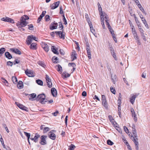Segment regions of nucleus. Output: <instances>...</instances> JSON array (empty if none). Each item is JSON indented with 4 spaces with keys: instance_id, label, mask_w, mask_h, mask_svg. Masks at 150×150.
<instances>
[{
    "instance_id": "obj_1",
    "label": "nucleus",
    "mask_w": 150,
    "mask_h": 150,
    "mask_svg": "<svg viewBox=\"0 0 150 150\" xmlns=\"http://www.w3.org/2000/svg\"><path fill=\"white\" fill-rule=\"evenodd\" d=\"M98 9L99 11L100 14V15L101 24L103 28L104 29H105V27L104 24V18L103 17L105 16V17L106 18L107 14H106L105 12H103L101 6L99 2L98 3Z\"/></svg>"
},
{
    "instance_id": "obj_2",
    "label": "nucleus",
    "mask_w": 150,
    "mask_h": 150,
    "mask_svg": "<svg viewBox=\"0 0 150 150\" xmlns=\"http://www.w3.org/2000/svg\"><path fill=\"white\" fill-rule=\"evenodd\" d=\"M45 99V96L44 94H42L38 96L36 99L39 101L41 103L44 104L46 101H44Z\"/></svg>"
},
{
    "instance_id": "obj_3",
    "label": "nucleus",
    "mask_w": 150,
    "mask_h": 150,
    "mask_svg": "<svg viewBox=\"0 0 150 150\" xmlns=\"http://www.w3.org/2000/svg\"><path fill=\"white\" fill-rule=\"evenodd\" d=\"M85 18L88 23L90 27V30L93 34H94V30H93V25L91 24V21H90V19L88 17V15L86 13L85 15Z\"/></svg>"
},
{
    "instance_id": "obj_4",
    "label": "nucleus",
    "mask_w": 150,
    "mask_h": 150,
    "mask_svg": "<svg viewBox=\"0 0 150 150\" xmlns=\"http://www.w3.org/2000/svg\"><path fill=\"white\" fill-rule=\"evenodd\" d=\"M102 105L105 108L107 109L108 108V103L106 100L105 97L104 95H102Z\"/></svg>"
},
{
    "instance_id": "obj_5",
    "label": "nucleus",
    "mask_w": 150,
    "mask_h": 150,
    "mask_svg": "<svg viewBox=\"0 0 150 150\" xmlns=\"http://www.w3.org/2000/svg\"><path fill=\"white\" fill-rule=\"evenodd\" d=\"M47 136L42 135V136L40 137L41 141L40 143L42 145H45L46 144V138Z\"/></svg>"
},
{
    "instance_id": "obj_6",
    "label": "nucleus",
    "mask_w": 150,
    "mask_h": 150,
    "mask_svg": "<svg viewBox=\"0 0 150 150\" xmlns=\"http://www.w3.org/2000/svg\"><path fill=\"white\" fill-rule=\"evenodd\" d=\"M56 34L59 35L60 38L64 39L65 38L64 34L61 31H56L55 32Z\"/></svg>"
},
{
    "instance_id": "obj_7",
    "label": "nucleus",
    "mask_w": 150,
    "mask_h": 150,
    "mask_svg": "<svg viewBox=\"0 0 150 150\" xmlns=\"http://www.w3.org/2000/svg\"><path fill=\"white\" fill-rule=\"evenodd\" d=\"M32 137V135L31 137ZM40 135L38 133H36L35 134V135L34 138L31 137L30 138V139L32 140L33 141L35 142H38V139L40 137Z\"/></svg>"
},
{
    "instance_id": "obj_8",
    "label": "nucleus",
    "mask_w": 150,
    "mask_h": 150,
    "mask_svg": "<svg viewBox=\"0 0 150 150\" xmlns=\"http://www.w3.org/2000/svg\"><path fill=\"white\" fill-rule=\"evenodd\" d=\"M33 35H29L28 37L26 40V42L28 45H29L31 43L33 40Z\"/></svg>"
},
{
    "instance_id": "obj_9",
    "label": "nucleus",
    "mask_w": 150,
    "mask_h": 150,
    "mask_svg": "<svg viewBox=\"0 0 150 150\" xmlns=\"http://www.w3.org/2000/svg\"><path fill=\"white\" fill-rule=\"evenodd\" d=\"M60 2L59 1L55 2L50 6L51 9H54L57 8L59 5Z\"/></svg>"
},
{
    "instance_id": "obj_10",
    "label": "nucleus",
    "mask_w": 150,
    "mask_h": 150,
    "mask_svg": "<svg viewBox=\"0 0 150 150\" xmlns=\"http://www.w3.org/2000/svg\"><path fill=\"white\" fill-rule=\"evenodd\" d=\"M1 19L2 21L5 22H9L11 23H14V21L12 19L8 17L3 18Z\"/></svg>"
},
{
    "instance_id": "obj_11",
    "label": "nucleus",
    "mask_w": 150,
    "mask_h": 150,
    "mask_svg": "<svg viewBox=\"0 0 150 150\" xmlns=\"http://www.w3.org/2000/svg\"><path fill=\"white\" fill-rule=\"evenodd\" d=\"M42 47L46 52H48L49 50V47L48 45L45 42L42 43Z\"/></svg>"
},
{
    "instance_id": "obj_12",
    "label": "nucleus",
    "mask_w": 150,
    "mask_h": 150,
    "mask_svg": "<svg viewBox=\"0 0 150 150\" xmlns=\"http://www.w3.org/2000/svg\"><path fill=\"white\" fill-rule=\"evenodd\" d=\"M54 22H54V23H51L50 27V28L51 30H52L57 29L58 24L57 23H55Z\"/></svg>"
},
{
    "instance_id": "obj_13",
    "label": "nucleus",
    "mask_w": 150,
    "mask_h": 150,
    "mask_svg": "<svg viewBox=\"0 0 150 150\" xmlns=\"http://www.w3.org/2000/svg\"><path fill=\"white\" fill-rule=\"evenodd\" d=\"M16 103V105H17L18 106L20 109L26 111H27V108L25 106H24V105H22V104H21L17 103Z\"/></svg>"
},
{
    "instance_id": "obj_14",
    "label": "nucleus",
    "mask_w": 150,
    "mask_h": 150,
    "mask_svg": "<svg viewBox=\"0 0 150 150\" xmlns=\"http://www.w3.org/2000/svg\"><path fill=\"white\" fill-rule=\"evenodd\" d=\"M25 73L29 77H33L35 76L33 72L31 71L26 70L25 71Z\"/></svg>"
},
{
    "instance_id": "obj_15",
    "label": "nucleus",
    "mask_w": 150,
    "mask_h": 150,
    "mask_svg": "<svg viewBox=\"0 0 150 150\" xmlns=\"http://www.w3.org/2000/svg\"><path fill=\"white\" fill-rule=\"evenodd\" d=\"M46 13V11H43L42 12V14L38 18V20H37V23H39L41 21L42 18L43 17L44 15H45Z\"/></svg>"
},
{
    "instance_id": "obj_16",
    "label": "nucleus",
    "mask_w": 150,
    "mask_h": 150,
    "mask_svg": "<svg viewBox=\"0 0 150 150\" xmlns=\"http://www.w3.org/2000/svg\"><path fill=\"white\" fill-rule=\"evenodd\" d=\"M49 137L52 140H55L56 139V135L54 133L49 132L48 133Z\"/></svg>"
},
{
    "instance_id": "obj_17",
    "label": "nucleus",
    "mask_w": 150,
    "mask_h": 150,
    "mask_svg": "<svg viewBox=\"0 0 150 150\" xmlns=\"http://www.w3.org/2000/svg\"><path fill=\"white\" fill-rule=\"evenodd\" d=\"M51 92L53 96L55 97L57 96V91L55 88H53L51 89Z\"/></svg>"
},
{
    "instance_id": "obj_18",
    "label": "nucleus",
    "mask_w": 150,
    "mask_h": 150,
    "mask_svg": "<svg viewBox=\"0 0 150 150\" xmlns=\"http://www.w3.org/2000/svg\"><path fill=\"white\" fill-rule=\"evenodd\" d=\"M86 50L88 58L89 59H90L91 58V51L89 46L88 45H87L86 46Z\"/></svg>"
},
{
    "instance_id": "obj_19",
    "label": "nucleus",
    "mask_w": 150,
    "mask_h": 150,
    "mask_svg": "<svg viewBox=\"0 0 150 150\" xmlns=\"http://www.w3.org/2000/svg\"><path fill=\"white\" fill-rule=\"evenodd\" d=\"M11 50L16 54L19 55H20L21 54V52L17 49L12 48L11 49Z\"/></svg>"
},
{
    "instance_id": "obj_20",
    "label": "nucleus",
    "mask_w": 150,
    "mask_h": 150,
    "mask_svg": "<svg viewBox=\"0 0 150 150\" xmlns=\"http://www.w3.org/2000/svg\"><path fill=\"white\" fill-rule=\"evenodd\" d=\"M17 87L19 89H22L23 87V82L22 81H19L17 85Z\"/></svg>"
},
{
    "instance_id": "obj_21",
    "label": "nucleus",
    "mask_w": 150,
    "mask_h": 150,
    "mask_svg": "<svg viewBox=\"0 0 150 150\" xmlns=\"http://www.w3.org/2000/svg\"><path fill=\"white\" fill-rule=\"evenodd\" d=\"M5 55L6 57L8 59H10L12 58L11 55L8 52H6L5 53Z\"/></svg>"
},
{
    "instance_id": "obj_22",
    "label": "nucleus",
    "mask_w": 150,
    "mask_h": 150,
    "mask_svg": "<svg viewBox=\"0 0 150 150\" xmlns=\"http://www.w3.org/2000/svg\"><path fill=\"white\" fill-rule=\"evenodd\" d=\"M36 96V95L35 93H32L29 95V99L30 100H33L32 99L35 98Z\"/></svg>"
},
{
    "instance_id": "obj_23",
    "label": "nucleus",
    "mask_w": 150,
    "mask_h": 150,
    "mask_svg": "<svg viewBox=\"0 0 150 150\" xmlns=\"http://www.w3.org/2000/svg\"><path fill=\"white\" fill-rule=\"evenodd\" d=\"M77 54L75 51H73L72 52V57H73V59L71 60L72 61H74V60L76 59L77 58L76 57Z\"/></svg>"
},
{
    "instance_id": "obj_24",
    "label": "nucleus",
    "mask_w": 150,
    "mask_h": 150,
    "mask_svg": "<svg viewBox=\"0 0 150 150\" xmlns=\"http://www.w3.org/2000/svg\"><path fill=\"white\" fill-rule=\"evenodd\" d=\"M51 50L52 52L55 54H58L59 52L57 51L56 49L55 48V46H52Z\"/></svg>"
},
{
    "instance_id": "obj_25",
    "label": "nucleus",
    "mask_w": 150,
    "mask_h": 150,
    "mask_svg": "<svg viewBox=\"0 0 150 150\" xmlns=\"http://www.w3.org/2000/svg\"><path fill=\"white\" fill-rule=\"evenodd\" d=\"M52 60L55 63H57L59 62L58 61V58L55 56H54L52 57Z\"/></svg>"
},
{
    "instance_id": "obj_26",
    "label": "nucleus",
    "mask_w": 150,
    "mask_h": 150,
    "mask_svg": "<svg viewBox=\"0 0 150 150\" xmlns=\"http://www.w3.org/2000/svg\"><path fill=\"white\" fill-rule=\"evenodd\" d=\"M104 19L105 18V23L106 25H107L108 26V28L109 27L110 28V24L109 23V22H108V17H107V15L106 16V18H105V16H104Z\"/></svg>"
},
{
    "instance_id": "obj_27",
    "label": "nucleus",
    "mask_w": 150,
    "mask_h": 150,
    "mask_svg": "<svg viewBox=\"0 0 150 150\" xmlns=\"http://www.w3.org/2000/svg\"><path fill=\"white\" fill-rule=\"evenodd\" d=\"M132 133L134 135L133 137L136 138V139L138 140V139L137 138V136L136 129H134L132 130Z\"/></svg>"
},
{
    "instance_id": "obj_28",
    "label": "nucleus",
    "mask_w": 150,
    "mask_h": 150,
    "mask_svg": "<svg viewBox=\"0 0 150 150\" xmlns=\"http://www.w3.org/2000/svg\"><path fill=\"white\" fill-rule=\"evenodd\" d=\"M62 76L64 78H66L69 77L70 76V75L66 72H64L62 74Z\"/></svg>"
},
{
    "instance_id": "obj_29",
    "label": "nucleus",
    "mask_w": 150,
    "mask_h": 150,
    "mask_svg": "<svg viewBox=\"0 0 150 150\" xmlns=\"http://www.w3.org/2000/svg\"><path fill=\"white\" fill-rule=\"evenodd\" d=\"M116 75H115L114 76H112V75H111V78L112 80L113 83L114 84H115L116 81Z\"/></svg>"
},
{
    "instance_id": "obj_30",
    "label": "nucleus",
    "mask_w": 150,
    "mask_h": 150,
    "mask_svg": "<svg viewBox=\"0 0 150 150\" xmlns=\"http://www.w3.org/2000/svg\"><path fill=\"white\" fill-rule=\"evenodd\" d=\"M28 23L27 22H21L20 24L19 25V27H23L26 25Z\"/></svg>"
},
{
    "instance_id": "obj_31",
    "label": "nucleus",
    "mask_w": 150,
    "mask_h": 150,
    "mask_svg": "<svg viewBox=\"0 0 150 150\" xmlns=\"http://www.w3.org/2000/svg\"><path fill=\"white\" fill-rule=\"evenodd\" d=\"M36 44L35 43H32L30 45V48L31 49L35 50L36 49Z\"/></svg>"
},
{
    "instance_id": "obj_32",
    "label": "nucleus",
    "mask_w": 150,
    "mask_h": 150,
    "mask_svg": "<svg viewBox=\"0 0 150 150\" xmlns=\"http://www.w3.org/2000/svg\"><path fill=\"white\" fill-rule=\"evenodd\" d=\"M12 80L13 83L16 84L18 83L17 79L16 77L14 76H12Z\"/></svg>"
},
{
    "instance_id": "obj_33",
    "label": "nucleus",
    "mask_w": 150,
    "mask_h": 150,
    "mask_svg": "<svg viewBox=\"0 0 150 150\" xmlns=\"http://www.w3.org/2000/svg\"><path fill=\"white\" fill-rule=\"evenodd\" d=\"M57 66L58 68L57 70L60 73H61L62 72V67L59 64H58Z\"/></svg>"
},
{
    "instance_id": "obj_34",
    "label": "nucleus",
    "mask_w": 150,
    "mask_h": 150,
    "mask_svg": "<svg viewBox=\"0 0 150 150\" xmlns=\"http://www.w3.org/2000/svg\"><path fill=\"white\" fill-rule=\"evenodd\" d=\"M24 133L25 135L28 138V143L29 144H30V142H29V139L30 137V134L29 133H28L27 132H24Z\"/></svg>"
},
{
    "instance_id": "obj_35",
    "label": "nucleus",
    "mask_w": 150,
    "mask_h": 150,
    "mask_svg": "<svg viewBox=\"0 0 150 150\" xmlns=\"http://www.w3.org/2000/svg\"><path fill=\"white\" fill-rule=\"evenodd\" d=\"M5 50V48L4 47H2L0 49V57L2 55Z\"/></svg>"
},
{
    "instance_id": "obj_36",
    "label": "nucleus",
    "mask_w": 150,
    "mask_h": 150,
    "mask_svg": "<svg viewBox=\"0 0 150 150\" xmlns=\"http://www.w3.org/2000/svg\"><path fill=\"white\" fill-rule=\"evenodd\" d=\"M36 82L38 85H40L42 86L43 85V82L40 80L38 79L36 80Z\"/></svg>"
},
{
    "instance_id": "obj_37",
    "label": "nucleus",
    "mask_w": 150,
    "mask_h": 150,
    "mask_svg": "<svg viewBox=\"0 0 150 150\" xmlns=\"http://www.w3.org/2000/svg\"><path fill=\"white\" fill-rule=\"evenodd\" d=\"M135 99V97H134L133 96L130 98V101L132 104L134 103Z\"/></svg>"
},
{
    "instance_id": "obj_38",
    "label": "nucleus",
    "mask_w": 150,
    "mask_h": 150,
    "mask_svg": "<svg viewBox=\"0 0 150 150\" xmlns=\"http://www.w3.org/2000/svg\"><path fill=\"white\" fill-rule=\"evenodd\" d=\"M131 112L132 113V117H134L135 116H137L133 108H132L131 109Z\"/></svg>"
},
{
    "instance_id": "obj_39",
    "label": "nucleus",
    "mask_w": 150,
    "mask_h": 150,
    "mask_svg": "<svg viewBox=\"0 0 150 150\" xmlns=\"http://www.w3.org/2000/svg\"><path fill=\"white\" fill-rule=\"evenodd\" d=\"M46 81L48 87L50 88H51L52 86V83L51 82V80L49 81V82H48V81Z\"/></svg>"
},
{
    "instance_id": "obj_40",
    "label": "nucleus",
    "mask_w": 150,
    "mask_h": 150,
    "mask_svg": "<svg viewBox=\"0 0 150 150\" xmlns=\"http://www.w3.org/2000/svg\"><path fill=\"white\" fill-rule=\"evenodd\" d=\"M110 91L113 94H115L116 91L115 90L114 88H113L112 86L110 87Z\"/></svg>"
},
{
    "instance_id": "obj_41",
    "label": "nucleus",
    "mask_w": 150,
    "mask_h": 150,
    "mask_svg": "<svg viewBox=\"0 0 150 150\" xmlns=\"http://www.w3.org/2000/svg\"><path fill=\"white\" fill-rule=\"evenodd\" d=\"M45 20L46 21H48L50 20V17L48 15H46L45 17Z\"/></svg>"
},
{
    "instance_id": "obj_42",
    "label": "nucleus",
    "mask_w": 150,
    "mask_h": 150,
    "mask_svg": "<svg viewBox=\"0 0 150 150\" xmlns=\"http://www.w3.org/2000/svg\"><path fill=\"white\" fill-rule=\"evenodd\" d=\"M135 138L134 137H133V139H132V140L134 142L135 145H137V144H138V142H137L136 140V139H137L136 138L135 139Z\"/></svg>"
},
{
    "instance_id": "obj_43",
    "label": "nucleus",
    "mask_w": 150,
    "mask_h": 150,
    "mask_svg": "<svg viewBox=\"0 0 150 150\" xmlns=\"http://www.w3.org/2000/svg\"><path fill=\"white\" fill-rule=\"evenodd\" d=\"M69 66L72 67H75L76 65L74 63H69L68 64Z\"/></svg>"
},
{
    "instance_id": "obj_44",
    "label": "nucleus",
    "mask_w": 150,
    "mask_h": 150,
    "mask_svg": "<svg viewBox=\"0 0 150 150\" xmlns=\"http://www.w3.org/2000/svg\"><path fill=\"white\" fill-rule=\"evenodd\" d=\"M107 143L109 145H112L113 144V142L110 140H108L107 141Z\"/></svg>"
},
{
    "instance_id": "obj_45",
    "label": "nucleus",
    "mask_w": 150,
    "mask_h": 150,
    "mask_svg": "<svg viewBox=\"0 0 150 150\" xmlns=\"http://www.w3.org/2000/svg\"><path fill=\"white\" fill-rule=\"evenodd\" d=\"M13 64V63L9 61L7 62V65L8 66L12 67Z\"/></svg>"
},
{
    "instance_id": "obj_46",
    "label": "nucleus",
    "mask_w": 150,
    "mask_h": 150,
    "mask_svg": "<svg viewBox=\"0 0 150 150\" xmlns=\"http://www.w3.org/2000/svg\"><path fill=\"white\" fill-rule=\"evenodd\" d=\"M111 54L112 55V56L113 57V58H114L115 59V60H117V58L116 57V56L115 54V52H113L112 53H111Z\"/></svg>"
},
{
    "instance_id": "obj_47",
    "label": "nucleus",
    "mask_w": 150,
    "mask_h": 150,
    "mask_svg": "<svg viewBox=\"0 0 150 150\" xmlns=\"http://www.w3.org/2000/svg\"><path fill=\"white\" fill-rule=\"evenodd\" d=\"M114 40V41L115 42H117V39L115 36V34L114 33H112V34H111Z\"/></svg>"
},
{
    "instance_id": "obj_48",
    "label": "nucleus",
    "mask_w": 150,
    "mask_h": 150,
    "mask_svg": "<svg viewBox=\"0 0 150 150\" xmlns=\"http://www.w3.org/2000/svg\"><path fill=\"white\" fill-rule=\"evenodd\" d=\"M124 129L125 130V132L127 133H129V130L125 126H124Z\"/></svg>"
},
{
    "instance_id": "obj_49",
    "label": "nucleus",
    "mask_w": 150,
    "mask_h": 150,
    "mask_svg": "<svg viewBox=\"0 0 150 150\" xmlns=\"http://www.w3.org/2000/svg\"><path fill=\"white\" fill-rule=\"evenodd\" d=\"M28 29L30 30H33V28L34 26L32 24H30L28 25Z\"/></svg>"
},
{
    "instance_id": "obj_50",
    "label": "nucleus",
    "mask_w": 150,
    "mask_h": 150,
    "mask_svg": "<svg viewBox=\"0 0 150 150\" xmlns=\"http://www.w3.org/2000/svg\"><path fill=\"white\" fill-rule=\"evenodd\" d=\"M49 128L48 127H45L43 129V132L44 133H46L49 130Z\"/></svg>"
},
{
    "instance_id": "obj_51",
    "label": "nucleus",
    "mask_w": 150,
    "mask_h": 150,
    "mask_svg": "<svg viewBox=\"0 0 150 150\" xmlns=\"http://www.w3.org/2000/svg\"><path fill=\"white\" fill-rule=\"evenodd\" d=\"M140 18L141 19L142 21L143 22H143H144L145 21H146V20L144 18L142 15L141 14L140 16Z\"/></svg>"
},
{
    "instance_id": "obj_52",
    "label": "nucleus",
    "mask_w": 150,
    "mask_h": 150,
    "mask_svg": "<svg viewBox=\"0 0 150 150\" xmlns=\"http://www.w3.org/2000/svg\"><path fill=\"white\" fill-rule=\"evenodd\" d=\"M38 64L40 66H42L43 67H44V66H45V64L42 63V62H38Z\"/></svg>"
},
{
    "instance_id": "obj_53",
    "label": "nucleus",
    "mask_w": 150,
    "mask_h": 150,
    "mask_svg": "<svg viewBox=\"0 0 150 150\" xmlns=\"http://www.w3.org/2000/svg\"><path fill=\"white\" fill-rule=\"evenodd\" d=\"M75 147V146L73 144H71L70 146L69 149L70 150H73L74 149V148Z\"/></svg>"
},
{
    "instance_id": "obj_54",
    "label": "nucleus",
    "mask_w": 150,
    "mask_h": 150,
    "mask_svg": "<svg viewBox=\"0 0 150 150\" xmlns=\"http://www.w3.org/2000/svg\"><path fill=\"white\" fill-rule=\"evenodd\" d=\"M59 13L60 14H62L64 13L63 11L62 8V6L60 7Z\"/></svg>"
},
{
    "instance_id": "obj_55",
    "label": "nucleus",
    "mask_w": 150,
    "mask_h": 150,
    "mask_svg": "<svg viewBox=\"0 0 150 150\" xmlns=\"http://www.w3.org/2000/svg\"><path fill=\"white\" fill-rule=\"evenodd\" d=\"M14 62L13 64L15 65L16 64H18L20 62V61L18 59H16L14 61Z\"/></svg>"
},
{
    "instance_id": "obj_56",
    "label": "nucleus",
    "mask_w": 150,
    "mask_h": 150,
    "mask_svg": "<svg viewBox=\"0 0 150 150\" xmlns=\"http://www.w3.org/2000/svg\"><path fill=\"white\" fill-rule=\"evenodd\" d=\"M108 29L109 30V31L110 32V33L111 34H112V33H114V31L112 29V28L111 27H110V28H108Z\"/></svg>"
},
{
    "instance_id": "obj_57",
    "label": "nucleus",
    "mask_w": 150,
    "mask_h": 150,
    "mask_svg": "<svg viewBox=\"0 0 150 150\" xmlns=\"http://www.w3.org/2000/svg\"><path fill=\"white\" fill-rule=\"evenodd\" d=\"M143 23L145 25V26H146V28H149V27L148 26V24L147 23L146 21H145L144 22H143Z\"/></svg>"
},
{
    "instance_id": "obj_58",
    "label": "nucleus",
    "mask_w": 150,
    "mask_h": 150,
    "mask_svg": "<svg viewBox=\"0 0 150 150\" xmlns=\"http://www.w3.org/2000/svg\"><path fill=\"white\" fill-rule=\"evenodd\" d=\"M59 113V111H57L55 112L52 113V114L54 116H56L57 115V114Z\"/></svg>"
},
{
    "instance_id": "obj_59",
    "label": "nucleus",
    "mask_w": 150,
    "mask_h": 150,
    "mask_svg": "<svg viewBox=\"0 0 150 150\" xmlns=\"http://www.w3.org/2000/svg\"><path fill=\"white\" fill-rule=\"evenodd\" d=\"M26 22L25 21V19L24 16H22L21 19V22Z\"/></svg>"
},
{
    "instance_id": "obj_60",
    "label": "nucleus",
    "mask_w": 150,
    "mask_h": 150,
    "mask_svg": "<svg viewBox=\"0 0 150 150\" xmlns=\"http://www.w3.org/2000/svg\"><path fill=\"white\" fill-rule=\"evenodd\" d=\"M45 79H46V81H48V82L49 81H50L51 80V79H50L48 76L47 75H46V77Z\"/></svg>"
},
{
    "instance_id": "obj_61",
    "label": "nucleus",
    "mask_w": 150,
    "mask_h": 150,
    "mask_svg": "<svg viewBox=\"0 0 150 150\" xmlns=\"http://www.w3.org/2000/svg\"><path fill=\"white\" fill-rule=\"evenodd\" d=\"M67 118H68V116H66L65 119V125L66 126L67 125Z\"/></svg>"
},
{
    "instance_id": "obj_62",
    "label": "nucleus",
    "mask_w": 150,
    "mask_h": 150,
    "mask_svg": "<svg viewBox=\"0 0 150 150\" xmlns=\"http://www.w3.org/2000/svg\"><path fill=\"white\" fill-rule=\"evenodd\" d=\"M60 53L62 55H64V54L65 52L62 49H60L59 50Z\"/></svg>"
},
{
    "instance_id": "obj_63",
    "label": "nucleus",
    "mask_w": 150,
    "mask_h": 150,
    "mask_svg": "<svg viewBox=\"0 0 150 150\" xmlns=\"http://www.w3.org/2000/svg\"><path fill=\"white\" fill-rule=\"evenodd\" d=\"M146 76V73H145L144 72L142 73V77H143V78H145Z\"/></svg>"
},
{
    "instance_id": "obj_64",
    "label": "nucleus",
    "mask_w": 150,
    "mask_h": 150,
    "mask_svg": "<svg viewBox=\"0 0 150 150\" xmlns=\"http://www.w3.org/2000/svg\"><path fill=\"white\" fill-rule=\"evenodd\" d=\"M63 21L64 22V24L65 25H67V22L65 18L64 17V18H63Z\"/></svg>"
}]
</instances>
